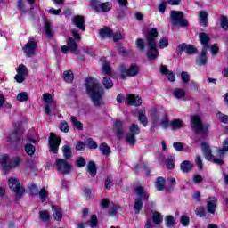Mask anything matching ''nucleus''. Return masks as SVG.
Masks as SVG:
<instances>
[{
  "instance_id": "29",
  "label": "nucleus",
  "mask_w": 228,
  "mask_h": 228,
  "mask_svg": "<svg viewBox=\"0 0 228 228\" xmlns=\"http://www.w3.org/2000/svg\"><path fill=\"white\" fill-rule=\"evenodd\" d=\"M87 172H89L92 177H95V175H97V166H95V162L90 161L87 164Z\"/></svg>"
},
{
  "instance_id": "21",
  "label": "nucleus",
  "mask_w": 228,
  "mask_h": 228,
  "mask_svg": "<svg viewBox=\"0 0 228 228\" xmlns=\"http://www.w3.org/2000/svg\"><path fill=\"white\" fill-rule=\"evenodd\" d=\"M199 22L200 26H203V28H207V26L209 24V21H208V12L206 11L200 12Z\"/></svg>"
},
{
  "instance_id": "32",
  "label": "nucleus",
  "mask_w": 228,
  "mask_h": 228,
  "mask_svg": "<svg viewBox=\"0 0 228 228\" xmlns=\"http://www.w3.org/2000/svg\"><path fill=\"white\" fill-rule=\"evenodd\" d=\"M99 150L101 151L102 154L103 156H108L109 154H111V148L106 144V142H102L99 146Z\"/></svg>"
},
{
  "instance_id": "57",
  "label": "nucleus",
  "mask_w": 228,
  "mask_h": 228,
  "mask_svg": "<svg viewBox=\"0 0 228 228\" xmlns=\"http://www.w3.org/2000/svg\"><path fill=\"white\" fill-rule=\"evenodd\" d=\"M223 149H219L218 150V152L221 156V158H224V151H228V138L225 139V141L223 143Z\"/></svg>"
},
{
  "instance_id": "56",
  "label": "nucleus",
  "mask_w": 228,
  "mask_h": 228,
  "mask_svg": "<svg viewBox=\"0 0 228 228\" xmlns=\"http://www.w3.org/2000/svg\"><path fill=\"white\" fill-rule=\"evenodd\" d=\"M29 191H30L31 195H33L34 197H37V195H38V193H39L38 187L37 186V184L32 183L29 186Z\"/></svg>"
},
{
  "instance_id": "61",
  "label": "nucleus",
  "mask_w": 228,
  "mask_h": 228,
  "mask_svg": "<svg viewBox=\"0 0 228 228\" xmlns=\"http://www.w3.org/2000/svg\"><path fill=\"white\" fill-rule=\"evenodd\" d=\"M60 130L62 131V133H69V123H67V121H61Z\"/></svg>"
},
{
  "instance_id": "25",
  "label": "nucleus",
  "mask_w": 228,
  "mask_h": 228,
  "mask_svg": "<svg viewBox=\"0 0 228 228\" xmlns=\"http://www.w3.org/2000/svg\"><path fill=\"white\" fill-rule=\"evenodd\" d=\"M99 35L102 39L108 38V37L113 36V30H111V28H110L109 27H103L100 29Z\"/></svg>"
},
{
  "instance_id": "38",
  "label": "nucleus",
  "mask_w": 228,
  "mask_h": 228,
  "mask_svg": "<svg viewBox=\"0 0 228 228\" xmlns=\"http://www.w3.org/2000/svg\"><path fill=\"white\" fill-rule=\"evenodd\" d=\"M71 123L74 126V127L78 129V131H83V123L77 120V118L76 116H71Z\"/></svg>"
},
{
  "instance_id": "39",
  "label": "nucleus",
  "mask_w": 228,
  "mask_h": 228,
  "mask_svg": "<svg viewBox=\"0 0 228 228\" xmlns=\"http://www.w3.org/2000/svg\"><path fill=\"white\" fill-rule=\"evenodd\" d=\"M102 85L106 90H110V88H113V80L109 77H104Z\"/></svg>"
},
{
  "instance_id": "6",
  "label": "nucleus",
  "mask_w": 228,
  "mask_h": 228,
  "mask_svg": "<svg viewBox=\"0 0 228 228\" xmlns=\"http://www.w3.org/2000/svg\"><path fill=\"white\" fill-rule=\"evenodd\" d=\"M90 4L92 10L96 12H103V13H106L113 8L111 2L100 3L98 0H91Z\"/></svg>"
},
{
  "instance_id": "23",
  "label": "nucleus",
  "mask_w": 228,
  "mask_h": 228,
  "mask_svg": "<svg viewBox=\"0 0 228 228\" xmlns=\"http://www.w3.org/2000/svg\"><path fill=\"white\" fill-rule=\"evenodd\" d=\"M161 74H165L168 79V81H171V83H174L175 81V75L174 72L169 71L168 69H167V66H162L160 69Z\"/></svg>"
},
{
  "instance_id": "3",
  "label": "nucleus",
  "mask_w": 228,
  "mask_h": 228,
  "mask_svg": "<svg viewBox=\"0 0 228 228\" xmlns=\"http://www.w3.org/2000/svg\"><path fill=\"white\" fill-rule=\"evenodd\" d=\"M170 20L172 26H180V28H188L190 26L188 20L184 19V12L180 11H171Z\"/></svg>"
},
{
  "instance_id": "15",
  "label": "nucleus",
  "mask_w": 228,
  "mask_h": 228,
  "mask_svg": "<svg viewBox=\"0 0 228 228\" xmlns=\"http://www.w3.org/2000/svg\"><path fill=\"white\" fill-rule=\"evenodd\" d=\"M77 44L76 43V39L72 37H69L67 41V45L61 46V52L63 54H67L69 51L71 53H76L77 51Z\"/></svg>"
},
{
  "instance_id": "30",
  "label": "nucleus",
  "mask_w": 228,
  "mask_h": 228,
  "mask_svg": "<svg viewBox=\"0 0 228 228\" xmlns=\"http://www.w3.org/2000/svg\"><path fill=\"white\" fill-rule=\"evenodd\" d=\"M166 183H167V180H165V178L161 176L157 178V181L155 183L156 189L159 190V191H163V190H165Z\"/></svg>"
},
{
  "instance_id": "64",
  "label": "nucleus",
  "mask_w": 228,
  "mask_h": 228,
  "mask_svg": "<svg viewBox=\"0 0 228 228\" xmlns=\"http://www.w3.org/2000/svg\"><path fill=\"white\" fill-rule=\"evenodd\" d=\"M173 147H174V149H175V151H178L184 150V146L180 142H174Z\"/></svg>"
},
{
  "instance_id": "55",
  "label": "nucleus",
  "mask_w": 228,
  "mask_h": 228,
  "mask_svg": "<svg viewBox=\"0 0 228 228\" xmlns=\"http://www.w3.org/2000/svg\"><path fill=\"white\" fill-rule=\"evenodd\" d=\"M195 163L199 170H202V168H204V163L202 162V157H200V155L196 156Z\"/></svg>"
},
{
  "instance_id": "43",
  "label": "nucleus",
  "mask_w": 228,
  "mask_h": 228,
  "mask_svg": "<svg viewBox=\"0 0 228 228\" xmlns=\"http://www.w3.org/2000/svg\"><path fill=\"white\" fill-rule=\"evenodd\" d=\"M142 208H143V202L142 201L141 199H136L135 202L134 204V209L136 215H138V213H140V211L142 210Z\"/></svg>"
},
{
  "instance_id": "8",
  "label": "nucleus",
  "mask_w": 228,
  "mask_h": 228,
  "mask_svg": "<svg viewBox=\"0 0 228 228\" xmlns=\"http://www.w3.org/2000/svg\"><path fill=\"white\" fill-rule=\"evenodd\" d=\"M9 187L14 191L17 199H21L26 193V189L20 185V182L17 178L9 179Z\"/></svg>"
},
{
  "instance_id": "26",
  "label": "nucleus",
  "mask_w": 228,
  "mask_h": 228,
  "mask_svg": "<svg viewBox=\"0 0 228 228\" xmlns=\"http://www.w3.org/2000/svg\"><path fill=\"white\" fill-rule=\"evenodd\" d=\"M208 54V51L202 50L201 51V55L196 60L197 65L199 67H201V65H206L208 63V57L206 56Z\"/></svg>"
},
{
  "instance_id": "63",
  "label": "nucleus",
  "mask_w": 228,
  "mask_h": 228,
  "mask_svg": "<svg viewBox=\"0 0 228 228\" xmlns=\"http://www.w3.org/2000/svg\"><path fill=\"white\" fill-rule=\"evenodd\" d=\"M181 79L183 83H190V74H188L186 71L182 72Z\"/></svg>"
},
{
  "instance_id": "50",
  "label": "nucleus",
  "mask_w": 228,
  "mask_h": 228,
  "mask_svg": "<svg viewBox=\"0 0 228 228\" xmlns=\"http://www.w3.org/2000/svg\"><path fill=\"white\" fill-rule=\"evenodd\" d=\"M16 99L20 102H26V101H28V99H29V97L28 96V93L21 92V93L17 94Z\"/></svg>"
},
{
  "instance_id": "33",
  "label": "nucleus",
  "mask_w": 228,
  "mask_h": 228,
  "mask_svg": "<svg viewBox=\"0 0 228 228\" xmlns=\"http://www.w3.org/2000/svg\"><path fill=\"white\" fill-rule=\"evenodd\" d=\"M102 70L106 76H111V74H113L111 67H110V64L106 61H103L102 62Z\"/></svg>"
},
{
  "instance_id": "53",
  "label": "nucleus",
  "mask_w": 228,
  "mask_h": 228,
  "mask_svg": "<svg viewBox=\"0 0 228 228\" xmlns=\"http://www.w3.org/2000/svg\"><path fill=\"white\" fill-rule=\"evenodd\" d=\"M159 49H165V47H168V38L167 37H162L159 41Z\"/></svg>"
},
{
  "instance_id": "20",
  "label": "nucleus",
  "mask_w": 228,
  "mask_h": 228,
  "mask_svg": "<svg viewBox=\"0 0 228 228\" xmlns=\"http://www.w3.org/2000/svg\"><path fill=\"white\" fill-rule=\"evenodd\" d=\"M199 38L200 44L203 45L204 49H208L209 47V35L206 33H200Z\"/></svg>"
},
{
  "instance_id": "44",
  "label": "nucleus",
  "mask_w": 228,
  "mask_h": 228,
  "mask_svg": "<svg viewBox=\"0 0 228 228\" xmlns=\"http://www.w3.org/2000/svg\"><path fill=\"white\" fill-rule=\"evenodd\" d=\"M219 26L222 28V29H224V31H227L228 29L227 16L221 15Z\"/></svg>"
},
{
  "instance_id": "45",
  "label": "nucleus",
  "mask_w": 228,
  "mask_h": 228,
  "mask_svg": "<svg viewBox=\"0 0 228 228\" xmlns=\"http://www.w3.org/2000/svg\"><path fill=\"white\" fill-rule=\"evenodd\" d=\"M39 218L42 220V222H48V220L51 218V215L47 210H42L39 212Z\"/></svg>"
},
{
  "instance_id": "58",
  "label": "nucleus",
  "mask_w": 228,
  "mask_h": 228,
  "mask_svg": "<svg viewBox=\"0 0 228 228\" xmlns=\"http://www.w3.org/2000/svg\"><path fill=\"white\" fill-rule=\"evenodd\" d=\"M86 146L88 147V149H97L98 147L97 142H95V141H94V139L92 138L87 139Z\"/></svg>"
},
{
  "instance_id": "4",
  "label": "nucleus",
  "mask_w": 228,
  "mask_h": 228,
  "mask_svg": "<svg viewBox=\"0 0 228 228\" xmlns=\"http://www.w3.org/2000/svg\"><path fill=\"white\" fill-rule=\"evenodd\" d=\"M191 129L195 133H200V134H206L209 129V124H202V118L200 116H192L191 117Z\"/></svg>"
},
{
  "instance_id": "5",
  "label": "nucleus",
  "mask_w": 228,
  "mask_h": 228,
  "mask_svg": "<svg viewBox=\"0 0 228 228\" xmlns=\"http://www.w3.org/2000/svg\"><path fill=\"white\" fill-rule=\"evenodd\" d=\"M120 79H126V77H134L140 72V67L136 64H131L129 69L124 64L119 65Z\"/></svg>"
},
{
  "instance_id": "40",
  "label": "nucleus",
  "mask_w": 228,
  "mask_h": 228,
  "mask_svg": "<svg viewBox=\"0 0 228 228\" xmlns=\"http://www.w3.org/2000/svg\"><path fill=\"white\" fill-rule=\"evenodd\" d=\"M216 118L219 122H221V124H228V115H225L221 111L216 113Z\"/></svg>"
},
{
  "instance_id": "14",
  "label": "nucleus",
  "mask_w": 228,
  "mask_h": 228,
  "mask_svg": "<svg viewBox=\"0 0 228 228\" xmlns=\"http://www.w3.org/2000/svg\"><path fill=\"white\" fill-rule=\"evenodd\" d=\"M28 74V68L24 64H20L18 68L17 75L14 77V79L17 81V83H24Z\"/></svg>"
},
{
  "instance_id": "62",
  "label": "nucleus",
  "mask_w": 228,
  "mask_h": 228,
  "mask_svg": "<svg viewBox=\"0 0 228 228\" xmlns=\"http://www.w3.org/2000/svg\"><path fill=\"white\" fill-rule=\"evenodd\" d=\"M160 126L162 129H167L170 124L168 123V117H164L160 121Z\"/></svg>"
},
{
  "instance_id": "47",
  "label": "nucleus",
  "mask_w": 228,
  "mask_h": 228,
  "mask_svg": "<svg viewBox=\"0 0 228 228\" xmlns=\"http://www.w3.org/2000/svg\"><path fill=\"white\" fill-rule=\"evenodd\" d=\"M166 225L169 228L174 227L175 225V218L173 216H167L165 218Z\"/></svg>"
},
{
  "instance_id": "19",
  "label": "nucleus",
  "mask_w": 228,
  "mask_h": 228,
  "mask_svg": "<svg viewBox=\"0 0 228 228\" xmlns=\"http://www.w3.org/2000/svg\"><path fill=\"white\" fill-rule=\"evenodd\" d=\"M127 104L129 106H141L142 105V98L140 96H134V94H128L126 96Z\"/></svg>"
},
{
  "instance_id": "2",
  "label": "nucleus",
  "mask_w": 228,
  "mask_h": 228,
  "mask_svg": "<svg viewBox=\"0 0 228 228\" xmlns=\"http://www.w3.org/2000/svg\"><path fill=\"white\" fill-rule=\"evenodd\" d=\"M158 28H152L146 33V42L148 45L147 56L149 60H156L159 56V52L156 48V38H158Z\"/></svg>"
},
{
  "instance_id": "34",
  "label": "nucleus",
  "mask_w": 228,
  "mask_h": 228,
  "mask_svg": "<svg viewBox=\"0 0 228 228\" xmlns=\"http://www.w3.org/2000/svg\"><path fill=\"white\" fill-rule=\"evenodd\" d=\"M173 95L174 97H175V99H184V96L186 95V92L184 91V89L175 88L173 91Z\"/></svg>"
},
{
  "instance_id": "22",
  "label": "nucleus",
  "mask_w": 228,
  "mask_h": 228,
  "mask_svg": "<svg viewBox=\"0 0 228 228\" xmlns=\"http://www.w3.org/2000/svg\"><path fill=\"white\" fill-rule=\"evenodd\" d=\"M52 211L53 213V217L55 220H61V218H63V211L61 210V208L56 206V205H53L52 206Z\"/></svg>"
},
{
  "instance_id": "46",
  "label": "nucleus",
  "mask_w": 228,
  "mask_h": 228,
  "mask_svg": "<svg viewBox=\"0 0 228 228\" xmlns=\"http://www.w3.org/2000/svg\"><path fill=\"white\" fill-rule=\"evenodd\" d=\"M170 126H172V129H181L183 127V123L181 119H174L170 122Z\"/></svg>"
},
{
  "instance_id": "36",
  "label": "nucleus",
  "mask_w": 228,
  "mask_h": 228,
  "mask_svg": "<svg viewBox=\"0 0 228 228\" xmlns=\"http://www.w3.org/2000/svg\"><path fill=\"white\" fill-rule=\"evenodd\" d=\"M63 78L66 83H72L74 81V73L72 70L64 71Z\"/></svg>"
},
{
  "instance_id": "7",
  "label": "nucleus",
  "mask_w": 228,
  "mask_h": 228,
  "mask_svg": "<svg viewBox=\"0 0 228 228\" xmlns=\"http://www.w3.org/2000/svg\"><path fill=\"white\" fill-rule=\"evenodd\" d=\"M55 167L57 168V172L63 175H67V174H69L72 170V165H70L66 159H55Z\"/></svg>"
},
{
  "instance_id": "41",
  "label": "nucleus",
  "mask_w": 228,
  "mask_h": 228,
  "mask_svg": "<svg viewBox=\"0 0 228 228\" xmlns=\"http://www.w3.org/2000/svg\"><path fill=\"white\" fill-rule=\"evenodd\" d=\"M20 142V140H22V132L21 133H18L15 132L13 134H12L8 139V142Z\"/></svg>"
},
{
  "instance_id": "12",
  "label": "nucleus",
  "mask_w": 228,
  "mask_h": 228,
  "mask_svg": "<svg viewBox=\"0 0 228 228\" xmlns=\"http://www.w3.org/2000/svg\"><path fill=\"white\" fill-rule=\"evenodd\" d=\"M60 143H61V139L56 136L54 133H51L50 138H49V145H50V151L51 152H53V154H58V149H60Z\"/></svg>"
},
{
  "instance_id": "18",
  "label": "nucleus",
  "mask_w": 228,
  "mask_h": 228,
  "mask_svg": "<svg viewBox=\"0 0 228 228\" xmlns=\"http://www.w3.org/2000/svg\"><path fill=\"white\" fill-rule=\"evenodd\" d=\"M71 22L76 28H78V29H81V31H85V17L81 15L74 16L71 20Z\"/></svg>"
},
{
  "instance_id": "16",
  "label": "nucleus",
  "mask_w": 228,
  "mask_h": 228,
  "mask_svg": "<svg viewBox=\"0 0 228 228\" xmlns=\"http://www.w3.org/2000/svg\"><path fill=\"white\" fill-rule=\"evenodd\" d=\"M135 193L137 195V199H140L141 200H149V192L147 190H145V187L143 185H137L135 188Z\"/></svg>"
},
{
  "instance_id": "48",
  "label": "nucleus",
  "mask_w": 228,
  "mask_h": 228,
  "mask_svg": "<svg viewBox=\"0 0 228 228\" xmlns=\"http://www.w3.org/2000/svg\"><path fill=\"white\" fill-rule=\"evenodd\" d=\"M37 150L35 149V146L31 143H28L25 145V152L28 156H33L35 154V151Z\"/></svg>"
},
{
  "instance_id": "49",
  "label": "nucleus",
  "mask_w": 228,
  "mask_h": 228,
  "mask_svg": "<svg viewBox=\"0 0 228 228\" xmlns=\"http://www.w3.org/2000/svg\"><path fill=\"white\" fill-rule=\"evenodd\" d=\"M45 31L46 33V36L51 38L53 37V27L51 26V23L49 21L45 22Z\"/></svg>"
},
{
  "instance_id": "27",
  "label": "nucleus",
  "mask_w": 228,
  "mask_h": 228,
  "mask_svg": "<svg viewBox=\"0 0 228 228\" xmlns=\"http://www.w3.org/2000/svg\"><path fill=\"white\" fill-rule=\"evenodd\" d=\"M115 129L118 137L122 138L124 136V124L120 120H117L115 123Z\"/></svg>"
},
{
  "instance_id": "10",
  "label": "nucleus",
  "mask_w": 228,
  "mask_h": 228,
  "mask_svg": "<svg viewBox=\"0 0 228 228\" xmlns=\"http://www.w3.org/2000/svg\"><path fill=\"white\" fill-rule=\"evenodd\" d=\"M37 47L38 45L37 44V40H35V37H30L28 42L24 45L23 51L28 58H31L32 56H35Z\"/></svg>"
},
{
  "instance_id": "51",
  "label": "nucleus",
  "mask_w": 228,
  "mask_h": 228,
  "mask_svg": "<svg viewBox=\"0 0 228 228\" xmlns=\"http://www.w3.org/2000/svg\"><path fill=\"white\" fill-rule=\"evenodd\" d=\"M195 214L200 218H204V216H206V208H204V207H198L195 210Z\"/></svg>"
},
{
  "instance_id": "52",
  "label": "nucleus",
  "mask_w": 228,
  "mask_h": 228,
  "mask_svg": "<svg viewBox=\"0 0 228 228\" xmlns=\"http://www.w3.org/2000/svg\"><path fill=\"white\" fill-rule=\"evenodd\" d=\"M75 165H76V167H78V168L86 167V160H85V158H83V157H78L75 162Z\"/></svg>"
},
{
  "instance_id": "13",
  "label": "nucleus",
  "mask_w": 228,
  "mask_h": 228,
  "mask_svg": "<svg viewBox=\"0 0 228 228\" xmlns=\"http://www.w3.org/2000/svg\"><path fill=\"white\" fill-rule=\"evenodd\" d=\"M176 51L178 53H186V54L193 55L197 54V48L193 45H188L186 43H183L177 46Z\"/></svg>"
},
{
  "instance_id": "35",
  "label": "nucleus",
  "mask_w": 228,
  "mask_h": 228,
  "mask_svg": "<svg viewBox=\"0 0 228 228\" xmlns=\"http://www.w3.org/2000/svg\"><path fill=\"white\" fill-rule=\"evenodd\" d=\"M62 154L65 159H70V158H72V151L70 150V146L64 145L62 147Z\"/></svg>"
},
{
  "instance_id": "59",
  "label": "nucleus",
  "mask_w": 228,
  "mask_h": 228,
  "mask_svg": "<svg viewBox=\"0 0 228 228\" xmlns=\"http://www.w3.org/2000/svg\"><path fill=\"white\" fill-rule=\"evenodd\" d=\"M113 40L114 42H118V40H124V34L120 31H117L113 35Z\"/></svg>"
},
{
  "instance_id": "1",
  "label": "nucleus",
  "mask_w": 228,
  "mask_h": 228,
  "mask_svg": "<svg viewBox=\"0 0 228 228\" xmlns=\"http://www.w3.org/2000/svg\"><path fill=\"white\" fill-rule=\"evenodd\" d=\"M85 87L87 95L90 97L94 106L95 108H101L102 106V97L104 95V92L102 91V87H101V84L95 78L89 77L86 79Z\"/></svg>"
},
{
  "instance_id": "37",
  "label": "nucleus",
  "mask_w": 228,
  "mask_h": 228,
  "mask_svg": "<svg viewBox=\"0 0 228 228\" xmlns=\"http://www.w3.org/2000/svg\"><path fill=\"white\" fill-rule=\"evenodd\" d=\"M87 225L92 228H97L99 225V219H97V216L92 215L91 219L87 221Z\"/></svg>"
},
{
  "instance_id": "60",
  "label": "nucleus",
  "mask_w": 228,
  "mask_h": 228,
  "mask_svg": "<svg viewBox=\"0 0 228 228\" xmlns=\"http://www.w3.org/2000/svg\"><path fill=\"white\" fill-rule=\"evenodd\" d=\"M43 99L46 104H51V102H53V96L49 93H45L43 94Z\"/></svg>"
},
{
  "instance_id": "11",
  "label": "nucleus",
  "mask_w": 228,
  "mask_h": 228,
  "mask_svg": "<svg viewBox=\"0 0 228 228\" xmlns=\"http://www.w3.org/2000/svg\"><path fill=\"white\" fill-rule=\"evenodd\" d=\"M136 134H140V126L136 124H133L126 134V142L129 145H134V143H136Z\"/></svg>"
},
{
  "instance_id": "17",
  "label": "nucleus",
  "mask_w": 228,
  "mask_h": 228,
  "mask_svg": "<svg viewBox=\"0 0 228 228\" xmlns=\"http://www.w3.org/2000/svg\"><path fill=\"white\" fill-rule=\"evenodd\" d=\"M217 202L218 199H216V197H210L207 200V210L211 215H215V211H216Z\"/></svg>"
},
{
  "instance_id": "28",
  "label": "nucleus",
  "mask_w": 228,
  "mask_h": 228,
  "mask_svg": "<svg viewBox=\"0 0 228 228\" xmlns=\"http://www.w3.org/2000/svg\"><path fill=\"white\" fill-rule=\"evenodd\" d=\"M139 122L142 124L144 127H147L149 121L147 120V116L145 115V110L142 109L138 112Z\"/></svg>"
},
{
  "instance_id": "54",
  "label": "nucleus",
  "mask_w": 228,
  "mask_h": 228,
  "mask_svg": "<svg viewBox=\"0 0 228 228\" xmlns=\"http://www.w3.org/2000/svg\"><path fill=\"white\" fill-rule=\"evenodd\" d=\"M136 47L141 51H145V42H143V39L138 38L135 42Z\"/></svg>"
},
{
  "instance_id": "42",
  "label": "nucleus",
  "mask_w": 228,
  "mask_h": 228,
  "mask_svg": "<svg viewBox=\"0 0 228 228\" xmlns=\"http://www.w3.org/2000/svg\"><path fill=\"white\" fill-rule=\"evenodd\" d=\"M37 195H39V198L41 199L42 202H45L47 200V197H49V192H47V190H45V187H43L39 191Z\"/></svg>"
},
{
  "instance_id": "9",
  "label": "nucleus",
  "mask_w": 228,
  "mask_h": 228,
  "mask_svg": "<svg viewBox=\"0 0 228 228\" xmlns=\"http://www.w3.org/2000/svg\"><path fill=\"white\" fill-rule=\"evenodd\" d=\"M201 150L208 161H213V163H216V165H222L224 163V160L221 159H216V157L213 156L211 148L208 143L202 142Z\"/></svg>"
},
{
  "instance_id": "31",
  "label": "nucleus",
  "mask_w": 228,
  "mask_h": 228,
  "mask_svg": "<svg viewBox=\"0 0 228 228\" xmlns=\"http://www.w3.org/2000/svg\"><path fill=\"white\" fill-rule=\"evenodd\" d=\"M151 218L155 225H159L163 222V216L159 212H153Z\"/></svg>"
},
{
  "instance_id": "24",
  "label": "nucleus",
  "mask_w": 228,
  "mask_h": 228,
  "mask_svg": "<svg viewBox=\"0 0 228 228\" xmlns=\"http://www.w3.org/2000/svg\"><path fill=\"white\" fill-rule=\"evenodd\" d=\"M192 168H193V164H191V162H190V160H185V161L182 162L180 165V169L184 174H188V172H191Z\"/></svg>"
}]
</instances>
